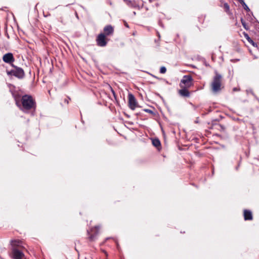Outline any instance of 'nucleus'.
<instances>
[{
  "mask_svg": "<svg viewBox=\"0 0 259 259\" xmlns=\"http://www.w3.org/2000/svg\"><path fill=\"white\" fill-rule=\"evenodd\" d=\"M16 104L23 112H26L28 110L33 108L35 103L32 98L28 95H24L21 99L20 97H14Z\"/></svg>",
  "mask_w": 259,
  "mask_h": 259,
  "instance_id": "1",
  "label": "nucleus"
},
{
  "mask_svg": "<svg viewBox=\"0 0 259 259\" xmlns=\"http://www.w3.org/2000/svg\"><path fill=\"white\" fill-rule=\"evenodd\" d=\"M11 248L10 256L12 259H23L25 255L21 247L17 244H11Z\"/></svg>",
  "mask_w": 259,
  "mask_h": 259,
  "instance_id": "2",
  "label": "nucleus"
},
{
  "mask_svg": "<svg viewBox=\"0 0 259 259\" xmlns=\"http://www.w3.org/2000/svg\"><path fill=\"white\" fill-rule=\"evenodd\" d=\"M211 87L212 92L214 93L220 92L223 88L222 85V76L217 72H215V75L213 78Z\"/></svg>",
  "mask_w": 259,
  "mask_h": 259,
  "instance_id": "3",
  "label": "nucleus"
},
{
  "mask_svg": "<svg viewBox=\"0 0 259 259\" xmlns=\"http://www.w3.org/2000/svg\"><path fill=\"white\" fill-rule=\"evenodd\" d=\"M192 85V78L190 75H185L181 80V88H189Z\"/></svg>",
  "mask_w": 259,
  "mask_h": 259,
  "instance_id": "4",
  "label": "nucleus"
},
{
  "mask_svg": "<svg viewBox=\"0 0 259 259\" xmlns=\"http://www.w3.org/2000/svg\"><path fill=\"white\" fill-rule=\"evenodd\" d=\"M8 74H11L19 78H22L24 76V72L22 69L20 68H17L10 72H8Z\"/></svg>",
  "mask_w": 259,
  "mask_h": 259,
  "instance_id": "5",
  "label": "nucleus"
},
{
  "mask_svg": "<svg viewBox=\"0 0 259 259\" xmlns=\"http://www.w3.org/2000/svg\"><path fill=\"white\" fill-rule=\"evenodd\" d=\"M128 105L130 108L132 110H135L137 106V103L134 96L132 94H128Z\"/></svg>",
  "mask_w": 259,
  "mask_h": 259,
  "instance_id": "6",
  "label": "nucleus"
},
{
  "mask_svg": "<svg viewBox=\"0 0 259 259\" xmlns=\"http://www.w3.org/2000/svg\"><path fill=\"white\" fill-rule=\"evenodd\" d=\"M97 42L98 45L100 47L105 46L107 44L105 40V35L103 33L100 34L97 37Z\"/></svg>",
  "mask_w": 259,
  "mask_h": 259,
  "instance_id": "7",
  "label": "nucleus"
},
{
  "mask_svg": "<svg viewBox=\"0 0 259 259\" xmlns=\"http://www.w3.org/2000/svg\"><path fill=\"white\" fill-rule=\"evenodd\" d=\"M99 230V227L96 226L95 228H91L90 230L88 231V233L90 235L89 237L91 241H94V238L95 235L98 233Z\"/></svg>",
  "mask_w": 259,
  "mask_h": 259,
  "instance_id": "8",
  "label": "nucleus"
},
{
  "mask_svg": "<svg viewBox=\"0 0 259 259\" xmlns=\"http://www.w3.org/2000/svg\"><path fill=\"white\" fill-rule=\"evenodd\" d=\"M3 61L8 63H10L14 61V57L12 53H7L4 55L3 57Z\"/></svg>",
  "mask_w": 259,
  "mask_h": 259,
  "instance_id": "9",
  "label": "nucleus"
},
{
  "mask_svg": "<svg viewBox=\"0 0 259 259\" xmlns=\"http://www.w3.org/2000/svg\"><path fill=\"white\" fill-rule=\"evenodd\" d=\"M188 89V88H181V89L179 91V94L182 97H189L190 93Z\"/></svg>",
  "mask_w": 259,
  "mask_h": 259,
  "instance_id": "10",
  "label": "nucleus"
},
{
  "mask_svg": "<svg viewBox=\"0 0 259 259\" xmlns=\"http://www.w3.org/2000/svg\"><path fill=\"white\" fill-rule=\"evenodd\" d=\"M244 217L245 220H251L252 219L251 212L247 210H245L244 211Z\"/></svg>",
  "mask_w": 259,
  "mask_h": 259,
  "instance_id": "11",
  "label": "nucleus"
},
{
  "mask_svg": "<svg viewBox=\"0 0 259 259\" xmlns=\"http://www.w3.org/2000/svg\"><path fill=\"white\" fill-rule=\"evenodd\" d=\"M104 31L105 34L108 35L113 32V29L111 26L108 25L104 28Z\"/></svg>",
  "mask_w": 259,
  "mask_h": 259,
  "instance_id": "12",
  "label": "nucleus"
},
{
  "mask_svg": "<svg viewBox=\"0 0 259 259\" xmlns=\"http://www.w3.org/2000/svg\"><path fill=\"white\" fill-rule=\"evenodd\" d=\"M244 36L245 37V38H246V39L248 40V41L250 44H251L254 47H257V44H255L250 37L249 36H248V34H244Z\"/></svg>",
  "mask_w": 259,
  "mask_h": 259,
  "instance_id": "13",
  "label": "nucleus"
},
{
  "mask_svg": "<svg viewBox=\"0 0 259 259\" xmlns=\"http://www.w3.org/2000/svg\"><path fill=\"white\" fill-rule=\"evenodd\" d=\"M152 144L153 146L158 148L160 146V141L157 139H155L152 140Z\"/></svg>",
  "mask_w": 259,
  "mask_h": 259,
  "instance_id": "14",
  "label": "nucleus"
},
{
  "mask_svg": "<svg viewBox=\"0 0 259 259\" xmlns=\"http://www.w3.org/2000/svg\"><path fill=\"white\" fill-rule=\"evenodd\" d=\"M113 241V242H116L117 241L116 238H113V237L107 238L106 239V241Z\"/></svg>",
  "mask_w": 259,
  "mask_h": 259,
  "instance_id": "15",
  "label": "nucleus"
},
{
  "mask_svg": "<svg viewBox=\"0 0 259 259\" xmlns=\"http://www.w3.org/2000/svg\"><path fill=\"white\" fill-rule=\"evenodd\" d=\"M240 3L242 5L245 10L247 11H249V8L247 7V6L245 4V2L243 0V2H240Z\"/></svg>",
  "mask_w": 259,
  "mask_h": 259,
  "instance_id": "16",
  "label": "nucleus"
},
{
  "mask_svg": "<svg viewBox=\"0 0 259 259\" xmlns=\"http://www.w3.org/2000/svg\"><path fill=\"white\" fill-rule=\"evenodd\" d=\"M166 69L165 67H161L160 69V72L161 73H164L166 72Z\"/></svg>",
  "mask_w": 259,
  "mask_h": 259,
  "instance_id": "17",
  "label": "nucleus"
},
{
  "mask_svg": "<svg viewBox=\"0 0 259 259\" xmlns=\"http://www.w3.org/2000/svg\"><path fill=\"white\" fill-rule=\"evenodd\" d=\"M224 8L226 9L227 11H229V5L227 4H226V3L224 4Z\"/></svg>",
  "mask_w": 259,
  "mask_h": 259,
  "instance_id": "18",
  "label": "nucleus"
},
{
  "mask_svg": "<svg viewBox=\"0 0 259 259\" xmlns=\"http://www.w3.org/2000/svg\"><path fill=\"white\" fill-rule=\"evenodd\" d=\"M242 23L244 28H245L246 29H248V28L246 26V24H245V23L242 21Z\"/></svg>",
  "mask_w": 259,
  "mask_h": 259,
  "instance_id": "19",
  "label": "nucleus"
},
{
  "mask_svg": "<svg viewBox=\"0 0 259 259\" xmlns=\"http://www.w3.org/2000/svg\"><path fill=\"white\" fill-rule=\"evenodd\" d=\"M11 243H19L18 241H16V240H12L11 241Z\"/></svg>",
  "mask_w": 259,
  "mask_h": 259,
  "instance_id": "20",
  "label": "nucleus"
},
{
  "mask_svg": "<svg viewBox=\"0 0 259 259\" xmlns=\"http://www.w3.org/2000/svg\"><path fill=\"white\" fill-rule=\"evenodd\" d=\"M233 91L235 92V91H239V89H237V88H234L233 89Z\"/></svg>",
  "mask_w": 259,
  "mask_h": 259,
  "instance_id": "21",
  "label": "nucleus"
},
{
  "mask_svg": "<svg viewBox=\"0 0 259 259\" xmlns=\"http://www.w3.org/2000/svg\"><path fill=\"white\" fill-rule=\"evenodd\" d=\"M102 251L105 253L106 256H107V253L106 251H105L104 250H102Z\"/></svg>",
  "mask_w": 259,
  "mask_h": 259,
  "instance_id": "22",
  "label": "nucleus"
},
{
  "mask_svg": "<svg viewBox=\"0 0 259 259\" xmlns=\"http://www.w3.org/2000/svg\"><path fill=\"white\" fill-rule=\"evenodd\" d=\"M240 3V2H243V0H238Z\"/></svg>",
  "mask_w": 259,
  "mask_h": 259,
  "instance_id": "23",
  "label": "nucleus"
},
{
  "mask_svg": "<svg viewBox=\"0 0 259 259\" xmlns=\"http://www.w3.org/2000/svg\"><path fill=\"white\" fill-rule=\"evenodd\" d=\"M117 248L118 249L119 248V244H117Z\"/></svg>",
  "mask_w": 259,
  "mask_h": 259,
  "instance_id": "24",
  "label": "nucleus"
},
{
  "mask_svg": "<svg viewBox=\"0 0 259 259\" xmlns=\"http://www.w3.org/2000/svg\"><path fill=\"white\" fill-rule=\"evenodd\" d=\"M147 112H150V111L149 110H146Z\"/></svg>",
  "mask_w": 259,
  "mask_h": 259,
  "instance_id": "25",
  "label": "nucleus"
}]
</instances>
